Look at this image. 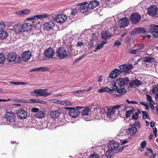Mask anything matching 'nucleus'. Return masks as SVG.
I'll use <instances>...</instances> for the list:
<instances>
[{"mask_svg":"<svg viewBox=\"0 0 158 158\" xmlns=\"http://www.w3.org/2000/svg\"><path fill=\"white\" fill-rule=\"evenodd\" d=\"M152 92L156 94H158V87H155L153 88L152 90Z\"/></svg>","mask_w":158,"mask_h":158,"instance_id":"6e6d98bb","label":"nucleus"},{"mask_svg":"<svg viewBox=\"0 0 158 158\" xmlns=\"http://www.w3.org/2000/svg\"><path fill=\"white\" fill-rule=\"evenodd\" d=\"M129 81V80L127 78H121L117 80V83L120 86H124L127 84Z\"/></svg>","mask_w":158,"mask_h":158,"instance_id":"b1692460","label":"nucleus"},{"mask_svg":"<svg viewBox=\"0 0 158 158\" xmlns=\"http://www.w3.org/2000/svg\"><path fill=\"white\" fill-rule=\"evenodd\" d=\"M148 31H146L144 28L142 27L137 28L133 31V32L134 34L146 33Z\"/></svg>","mask_w":158,"mask_h":158,"instance_id":"2f4dec72","label":"nucleus"},{"mask_svg":"<svg viewBox=\"0 0 158 158\" xmlns=\"http://www.w3.org/2000/svg\"><path fill=\"white\" fill-rule=\"evenodd\" d=\"M57 53L60 58L63 59L67 56V52L64 48L60 47L57 50Z\"/></svg>","mask_w":158,"mask_h":158,"instance_id":"4468645a","label":"nucleus"},{"mask_svg":"<svg viewBox=\"0 0 158 158\" xmlns=\"http://www.w3.org/2000/svg\"><path fill=\"white\" fill-rule=\"evenodd\" d=\"M144 47V45L143 44H139L138 48L140 51Z\"/></svg>","mask_w":158,"mask_h":158,"instance_id":"0e129e2a","label":"nucleus"},{"mask_svg":"<svg viewBox=\"0 0 158 158\" xmlns=\"http://www.w3.org/2000/svg\"><path fill=\"white\" fill-rule=\"evenodd\" d=\"M48 91V89H37L34 90L31 92V94L32 96H34L47 97L50 95L52 93V92L47 93Z\"/></svg>","mask_w":158,"mask_h":158,"instance_id":"7ed1b4c3","label":"nucleus"},{"mask_svg":"<svg viewBox=\"0 0 158 158\" xmlns=\"http://www.w3.org/2000/svg\"><path fill=\"white\" fill-rule=\"evenodd\" d=\"M15 117L14 113L12 111L7 112L6 114V118L8 122L13 127H16V123L15 122Z\"/></svg>","mask_w":158,"mask_h":158,"instance_id":"20e7f679","label":"nucleus"},{"mask_svg":"<svg viewBox=\"0 0 158 158\" xmlns=\"http://www.w3.org/2000/svg\"><path fill=\"white\" fill-rule=\"evenodd\" d=\"M103 78V77L102 76V75L100 76L98 78V80L97 81L99 82H101L102 81Z\"/></svg>","mask_w":158,"mask_h":158,"instance_id":"e2e57ef3","label":"nucleus"},{"mask_svg":"<svg viewBox=\"0 0 158 158\" xmlns=\"http://www.w3.org/2000/svg\"><path fill=\"white\" fill-rule=\"evenodd\" d=\"M37 18V15H36L35 16H32L31 17L28 19H27L31 20H34V19H36Z\"/></svg>","mask_w":158,"mask_h":158,"instance_id":"69168bd1","label":"nucleus"},{"mask_svg":"<svg viewBox=\"0 0 158 158\" xmlns=\"http://www.w3.org/2000/svg\"><path fill=\"white\" fill-rule=\"evenodd\" d=\"M146 99L150 103H153V101L151 96L148 94L146 95Z\"/></svg>","mask_w":158,"mask_h":158,"instance_id":"de8ad7c7","label":"nucleus"},{"mask_svg":"<svg viewBox=\"0 0 158 158\" xmlns=\"http://www.w3.org/2000/svg\"><path fill=\"white\" fill-rule=\"evenodd\" d=\"M67 16L64 14H60L57 15L56 18V22L59 23H63L67 19Z\"/></svg>","mask_w":158,"mask_h":158,"instance_id":"412c9836","label":"nucleus"},{"mask_svg":"<svg viewBox=\"0 0 158 158\" xmlns=\"http://www.w3.org/2000/svg\"><path fill=\"white\" fill-rule=\"evenodd\" d=\"M107 43V41L105 40L102 41L101 43L98 44L97 45V47L95 48V49H97L98 50L101 49L104 47V45L106 44Z\"/></svg>","mask_w":158,"mask_h":158,"instance_id":"ea45409f","label":"nucleus"},{"mask_svg":"<svg viewBox=\"0 0 158 158\" xmlns=\"http://www.w3.org/2000/svg\"><path fill=\"white\" fill-rule=\"evenodd\" d=\"M126 101L129 104H137L138 102L135 101H130L128 99H126Z\"/></svg>","mask_w":158,"mask_h":158,"instance_id":"bf43d9fd","label":"nucleus"},{"mask_svg":"<svg viewBox=\"0 0 158 158\" xmlns=\"http://www.w3.org/2000/svg\"><path fill=\"white\" fill-rule=\"evenodd\" d=\"M154 59L151 57H147L145 58V61L148 62H152L154 61Z\"/></svg>","mask_w":158,"mask_h":158,"instance_id":"5fc2aeb1","label":"nucleus"},{"mask_svg":"<svg viewBox=\"0 0 158 158\" xmlns=\"http://www.w3.org/2000/svg\"><path fill=\"white\" fill-rule=\"evenodd\" d=\"M139 116V114L138 112L135 113L132 115V117L133 119H136Z\"/></svg>","mask_w":158,"mask_h":158,"instance_id":"603ef678","label":"nucleus"},{"mask_svg":"<svg viewBox=\"0 0 158 158\" xmlns=\"http://www.w3.org/2000/svg\"><path fill=\"white\" fill-rule=\"evenodd\" d=\"M79 12V9L78 8V6L77 5V6L75 8H73L69 10V12L70 14L68 15V16L69 19H71Z\"/></svg>","mask_w":158,"mask_h":158,"instance_id":"f3484780","label":"nucleus"},{"mask_svg":"<svg viewBox=\"0 0 158 158\" xmlns=\"http://www.w3.org/2000/svg\"><path fill=\"white\" fill-rule=\"evenodd\" d=\"M84 44V43L83 42L79 41L77 42V47L81 48Z\"/></svg>","mask_w":158,"mask_h":158,"instance_id":"13d9d810","label":"nucleus"},{"mask_svg":"<svg viewBox=\"0 0 158 158\" xmlns=\"http://www.w3.org/2000/svg\"><path fill=\"white\" fill-rule=\"evenodd\" d=\"M122 73V71H121L120 69H115L110 73L109 77L111 79H114Z\"/></svg>","mask_w":158,"mask_h":158,"instance_id":"a211bd4d","label":"nucleus"},{"mask_svg":"<svg viewBox=\"0 0 158 158\" xmlns=\"http://www.w3.org/2000/svg\"><path fill=\"white\" fill-rule=\"evenodd\" d=\"M117 92L118 93L120 94V95L118 94H113L114 97H119L121 96V95H123L124 93L126 91V90L125 88H123V89H120L116 90Z\"/></svg>","mask_w":158,"mask_h":158,"instance_id":"c9c22d12","label":"nucleus"},{"mask_svg":"<svg viewBox=\"0 0 158 158\" xmlns=\"http://www.w3.org/2000/svg\"><path fill=\"white\" fill-rule=\"evenodd\" d=\"M119 68L121 71H122V72L128 73L132 69V66L131 64H124L120 65Z\"/></svg>","mask_w":158,"mask_h":158,"instance_id":"9d476101","label":"nucleus"},{"mask_svg":"<svg viewBox=\"0 0 158 158\" xmlns=\"http://www.w3.org/2000/svg\"><path fill=\"white\" fill-rule=\"evenodd\" d=\"M149 32L155 37H158V25H151Z\"/></svg>","mask_w":158,"mask_h":158,"instance_id":"f8f14e48","label":"nucleus"},{"mask_svg":"<svg viewBox=\"0 0 158 158\" xmlns=\"http://www.w3.org/2000/svg\"><path fill=\"white\" fill-rule=\"evenodd\" d=\"M106 155L107 158H110L112 155V150L108 149L106 152Z\"/></svg>","mask_w":158,"mask_h":158,"instance_id":"37998d69","label":"nucleus"},{"mask_svg":"<svg viewBox=\"0 0 158 158\" xmlns=\"http://www.w3.org/2000/svg\"><path fill=\"white\" fill-rule=\"evenodd\" d=\"M146 142L145 140L142 141L140 144V147L141 148L143 149L145 147L146 144Z\"/></svg>","mask_w":158,"mask_h":158,"instance_id":"3c124183","label":"nucleus"},{"mask_svg":"<svg viewBox=\"0 0 158 158\" xmlns=\"http://www.w3.org/2000/svg\"><path fill=\"white\" fill-rule=\"evenodd\" d=\"M130 11V9H128L127 10L125 11L124 12V14L125 15H129V13Z\"/></svg>","mask_w":158,"mask_h":158,"instance_id":"774afa93","label":"nucleus"},{"mask_svg":"<svg viewBox=\"0 0 158 158\" xmlns=\"http://www.w3.org/2000/svg\"><path fill=\"white\" fill-rule=\"evenodd\" d=\"M31 53L29 51H27L24 52L22 55V57L24 61H27L31 58Z\"/></svg>","mask_w":158,"mask_h":158,"instance_id":"a878e982","label":"nucleus"},{"mask_svg":"<svg viewBox=\"0 0 158 158\" xmlns=\"http://www.w3.org/2000/svg\"><path fill=\"white\" fill-rule=\"evenodd\" d=\"M136 126H139V123H134L130 128L127 130L126 133L129 136H131L135 135L137 131Z\"/></svg>","mask_w":158,"mask_h":158,"instance_id":"423d86ee","label":"nucleus"},{"mask_svg":"<svg viewBox=\"0 0 158 158\" xmlns=\"http://www.w3.org/2000/svg\"><path fill=\"white\" fill-rule=\"evenodd\" d=\"M154 135L156 137H157V129L156 128H154L153 129Z\"/></svg>","mask_w":158,"mask_h":158,"instance_id":"338daca9","label":"nucleus"},{"mask_svg":"<svg viewBox=\"0 0 158 158\" xmlns=\"http://www.w3.org/2000/svg\"><path fill=\"white\" fill-rule=\"evenodd\" d=\"M49 100L52 102L60 104L61 101L60 100H58L56 99H51Z\"/></svg>","mask_w":158,"mask_h":158,"instance_id":"8fccbe9b","label":"nucleus"},{"mask_svg":"<svg viewBox=\"0 0 158 158\" xmlns=\"http://www.w3.org/2000/svg\"><path fill=\"white\" fill-rule=\"evenodd\" d=\"M48 15L47 14H44L42 15H37V18L40 19L46 18L48 17Z\"/></svg>","mask_w":158,"mask_h":158,"instance_id":"c03bdc74","label":"nucleus"},{"mask_svg":"<svg viewBox=\"0 0 158 158\" xmlns=\"http://www.w3.org/2000/svg\"><path fill=\"white\" fill-rule=\"evenodd\" d=\"M97 39V38L95 34H93L91 36L89 37V39L87 41L88 42V46L89 48H90L93 46L94 42Z\"/></svg>","mask_w":158,"mask_h":158,"instance_id":"bb28decb","label":"nucleus"},{"mask_svg":"<svg viewBox=\"0 0 158 158\" xmlns=\"http://www.w3.org/2000/svg\"><path fill=\"white\" fill-rule=\"evenodd\" d=\"M31 111L34 113H37L39 111V109L36 107L32 108L31 109Z\"/></svg>","mask_w":158,"mask_h":158,"instance_id":"4d7b16f0","label":"nucleus"},{"mask_svg":"<svg viewBox=\"0 0 158 158\" xmlns=\"http://www.w3.org/2000/svg\"><path fill=\"white\" fill-rule=\"evenodd\" d=\"M7 36V33L5 31H0V40H3L6 38Z\"/></svg>","mask_w":158,"mask_h":158,"instance_id":"58836bf2","label":"nucleus"},{"mask_svg":"<svg viewBox=\"0 0 158 158\" xmlns=\"http://www.w3.org/2000/svg\"><path fill=\"white\" fill-rule=\"evenodd\" d=\"M112 90H110V89L109 88L107 87H102L101 89H99L98 92L100 93H102L104 92H107L109 94H111Z\"/></svg>","mask_w":158,"mask_h":158,"instance_id":"e433bc0d","label":"nucleus"},{"mask_svg":"<svg viewBox=\"0 0 158 158\" xmlns=\"http://www.w3.org/2000/svg\"><path fill=\"white\" fill-rule=\"evenodd\" d=\"M44 54L47 58H51L54 55V50L52 48H48L45 50Z\"/></svg>","mask_w":158,"mask_h":158,"instance_id":"5701e85b","label":"nucleus"},{"mask_svg":"<svg viewBox=\"0 0 158 158\" xmlns=\"http://www.w3.org/2000/svg\"><path fill=\"white\" fill-rule=\"evenodd\" d=\"M35 71H38L41 70V71H47L48 70V69L44 67H41L38 68H36L34 69Z\"/></svg>","mask_w":158,"mask_h":158,"instance_id":"79ce46f5","label":"nucleus"},{"mask_svg":"<svg viewBox=\"0 0 158 158\" xmlns=\"http://www.w3.org/2000/svg\"><path fill=\"white\" fill-rule=\"evenodd\" d=\"M17 115L18 118L20 119H25L27 116V112L22 109H19L17 111Z\"/></svg>","mask_w":158,"mask_h":158,"instance_id":"dca6fc26","label":"nucleus"},{"mask_svg":"<svg viewBox=\"0 0 158 158\" xmlns=\"http://www.w3.org/2000/svg\"><path fill=\"white\" fill-rule=\"evenodd\" d=\"M124 131V130H121L118 133L117 136H123L124 134H123Z\"/></svg>","mask_w":158,"mask_h":158,"instance_id":"052dcab7","label":"nucleus"},{"mask_svg":"<svg viewBox=\"0 0 158 158\" xmlns=\"http://www.w3.org/2000/svg\"><path fill=\"white\" fill-rule=\"evenodd\" d=\"M121 45V43L119 40L115 41L114 42V47H118Z\"/></svg>","mask_w":158,"mask_h":158,"instance_id":"864d4df0","label":"nucleus"},{"mask_svg":"<svg viewBox=\"0 0 158 158\" xmlns=\"http://www.w3.org/2000/svg\"><path fill=\"white\" fill-rule=\"evenodd\" d=\"M87 4V2H85L77 4L79 12L81 13H85L90 11Z\"/></svg>","mask_w":158,"mask_h":158,"instance_id":"39448f33","label":"nucleus"},{"mask_svg":"<svg viewBox=\"0 0 158 158\" xmlns=\"http://www.w3.org/2000/svg\"><path fill=\"white\" fill-rule=\"evenodd\" d=\"M5 57L4 54L2 53H0V64L3 62L5 60Z\"/></svg>","mask_w":158,"mask_h":158,"instance_id":"49530a36","label":"nucleus"},{"mask_svg":"<svg viewBox=\"0 0 158 158\" xmlns=\"http://www.w3.org/2000/svg\"><path fill=\"white\" fill-rule=\"evenodd\" d=\"M20 58V57L15 52H10L7 56V60L10 62H16L19 60Z\"/></svg>","mask_w":158,"mask_h":158,"instance_id":"0eeeda50","label":"nucleus"},{"mask_svg":"<svg viewBox=\"0 0 158 158\" xmlns=\"http://www.w3.org/2000/svg\"><path fill=\"white\" fill-rule=\"evenodd\" d=\"M34 21L30 23H25L23 24H17L14 26L13 30L18 34L22 33L23 32H27L30 31L35 25Z\"/></svg>","mask_w":158,"mask_h":158,"instance_id":"f03ea898","label":"nucleus"},{"mask_svg":"<svg viewBox=\"0 0 158 158\" xmlns=\"http://www.w3.org/2000/svg\"><path fill=\"white\" fill-rule=\"evenodd\" d=\"M129 23L128 19L126 17L121 19L118 22L119 25L121 27H125L128 25Z\"/></svg>","mask_w":158,"mask_h":158,"instance_id":"6ab92c4d","label":"nucleus"},{"mask_svg":"<svg viewBox=\"0 0 158 158\" xmlns=\"http://www.w3.org/2000/svg\"><path fill=\"white\" fill-rule=\"evenodd\" d=\"M60 114V112L58 110H55L52 111L50 115L52 118L55 119L59 117Z\"/></svg>","mask_w":158,"mask_h":158,"instance_id":"f704fd0d","label":"nucleus"},{"mask_svg":"<svg viewBox=\"0 0 158 158\" xmlns=\"http://www.w3.org/2000/svg\"><path fill=\"white\" fill-rule=\"evenodd\" d=\"M54 27V24L51 21L45 22L43 25L44 29L47 30H51L53 29Z\"/></svg>","mask_w":158,"mask_h":158,"instance_id":"4be33fe9","label":"nucleus"},{"mask_svg":"<svg viewBox=\"0 0 158 158\" xmlns=\"http://www.w3.org/2000/svg\"><path fill=\"white\" fill-rule=\"evenodd\" d=\"M57 123L58 126L57 125L56 126V125L53 123L51 124L49 123L47 125L48 126H50V127H49V128L50 129H53L55 128L56 127L62 126L64 125L65 123V118H59L58 120Z\"/></svg>","mask_w":158,"mask_h":158,"instance_id":"1a4fd4ad","label":"nucleus"},{"mask_svg":"<svg viewBox=\"0 0 158 158\" xmlns=\"http://www.w3.org/2000/svg\"><path fill=\"white\" fill-rule=\"evenodd\" d=\"M99 3L97 1L94 0L90 2L88 4L90 10H92L94 8L96 7L98 5Z\"/></svg>","mask_w":158,"mask_h":158,"instance_id":"c85d7f7f","label":"nucleus"},{"mask_svg":"<svg viewBox=\"0 0 158 158\" xmlns=\"http://www.w3.org/2000/svg\"><path fill=\"white\" fill-rule=\"evenodd\" d=\"M89 110L88 107L84 108L81 112V115L86 121H89L90 119V116L89 115Z\"/></svg>","mask_w":158,"mask_h":158,"instance_id":"9b49d317","label":"nucleus"},{"mask_svg":"<svg viewBox=\"0 0 158 158\" xmlns=\"http://www.w3.org/2000/svg\"><path fill=\"white\" fill-rule=\"evenodd\" d=\"M69 114L71 117L73 118H76L79 115L80 112L77 109L73 108H69Z\"/></svg>","mask_w":158,"mask_h":158,"instance_id":"2eb2a0df","label":"nucleus"},{"mask_svg":"<svg viewBox=\"0 0 158 158\" xmlns=\"http://www.w3.org/2000/svg\"><path fill=\"white\" fill-rule=\"evenodd\" d=\"M134 113V110L132 109L130 110L127 111L126 113V115L127 118H128L129 116L133 114Z\"/></svg>","mask_w":158,"mask_h":158,"instance_id":"a18cd8bd","label":"nucleus"},{"mask_svg":"<svg viewBox=\"0 0 158 158\" xmlns=\"http://www.w3.org/2000/svg\"><path fill=\"white\" fill-rule=\"evenodd\" d=\"M60 104L64 106H71L72 105V103L69 101H61Z\"/></svg>","mask_w":158,"mask_h":158,"instance_id":"a19ab883","label":"nucleus"},{"mask_svg":"<svg viewBox=\"0 0 158 158\" xmlns=\"http://www.w3.org/2000/svg\"><path fill=\"white\" fill-rule=\"evenodd\" d=\"M89 158H100L97 154H93L90 156Z\"/></svg>","mask_w":158,"mask_h":158,"instance_id":"680f3d73","label":"nucleus"},{"mask_svg":"<svg viewBox=\"0 0 158 158\" xmlns=\"http://www.w3.org/2000/svg\"><path fill=\"white\" fill-rule=\"evenodd\" d=\"M143 118V119H145L149 117V115L148 113L146 111H142Z\"/></svg>","mask_w":158,"mask_h":158,"instance_id":"09e8293b","label":"nucleus"},{"mask_svg":"<svg viewBox=\"0 0 158 158\" xmlns=\"http://www.w3.org/2000/svg\"><path fill=\"white\" fill-rule=\"evenodd\" d=\"M141 17L140 15L137 13H135L131 15L130 20L133 23H138L140 20Z\"/></svg>","mask_w":158,"mask_h":158,"instance_id":"ddd939ff","label":"nucleus"},{"mask_svg":"<svg viewBox=\"0 0 158 158\" xmlns=\"http://www.w3.org/2000/svg\"><path fill=\"white\" fill-rule=\"evenodd\" d=\"M116 81H113L109 84V86L111 89H110V90H112L111 91V92H110L111 94L113 93L114 91H116L118 89V87L116 85Z\"/></svg>","mask_w":158,"mask_h":158,"instance_id":"473e14b6","label":"nucleus"},{"mask_svg":"<svg viewBox=\"0 0 158 158\" xmlns=\"http://www.w3.org/2000/svg\"><path fill=\"white\" fill-rule=\"evenodd\" d=\"M157 7L155 5H152L149 7L148 10V14L152 16L155 15L157 14Z\"/></svg>","mask_w":158,"mask_h":158,"instance_id":"aec40b11","label":"nucleus"},{"mask_svg":"<svg viewBox=\"0 0 158 158\" xmlns=\"http://www.w3.org/2000/svg\"><path fill=\"white\" fill-rule=\"evenodd\" d=\"M30 10L27 9H24L15 12V14L16 15H22L28 13H29Z\"/></svg>","mask_w":158,"mask_h":158,"instance_id":"72a5a7b5","label":"nucleus"},{"mask_svg":"<svg viewBox=\"0 0 158 158\" xmlns=\"http://www.w3.org/2000/svg\"><path fill=\"white\" fill-rule=\"evenodd\" d=\"M108 148L109 150H115L118 147V143L117 142L111 140L110 141Z\"/></svg>","mask_w":158,"mask_h":158,"instance_id":"393cba45","label":"nucleus"},{"mask_svg":"<svg viewBox=\"0 0 158 158\" xmlns=\"http://www.w3.org/2000/svg\"><path fill=\"white\" fill-rule=\"evenodd\" d=\"M106 107L99 108L96 106V108H95L94 110V113L96 115V118L97 119H100L101 117V114H104L105 111L106 110Z\"/></svg>","mask_w":158,"mask_h":158,"instance_id":"6e6552de","label":"nucleus"},{"mask_svg":"<svg viewBox=\"0 0 158 158\" xmlns=\"http://www.w3.org/2000/svg\"><path fill=\"white\" fill-rule=\"evenodd\" d=\"M45 113L44 111H40L35 114V117L38 118H42L45 117Z\"/></svg>","mask_w":158,"mask_h":158,"instance_id":"4c0bfd02","label":"nucleus"},{"mask_svg":"<svg viewBox=\"0 0 158 158\" xmlns=\"http://www.w3.org/2000/svg\"><path fill=\"white\" fill-rule=\"evenodd\" d=\"M106 110L105 113L106 114L107 120L110 121H114L116 119L117 115L120 110H125L126 107L123 104H121L110 108L106 107Z\"/></svg>","mask_w":158,"mask_h":158,"instance_id":"f257e3e1","label":"nucleus"},{"mask_svg":"<svg viewBox=\"0 0 158 158\" xmlns=\"http://www.w3.org/2000/svg\"><path fill=\"white\" fill-rule=\"evenodd\" d=\"M39 103L42 104H47V102L42 100L39 99H30L28 100V103Z\"/></svg>","mask_w":158,"mask_h":158,"instance_id":"cd10ccee","label":"nucleus"},{"mask_svg":"<svg viewBox=\"0 0 158 158\" xmlns=\"http://www.w3.org/2000/svg\"><path fill=\"white\" fill-rule=\"evenodd\" d=\"M101 36L102 38L104 40L109 39L111 36V33L107 31H102Z\"/></svg>","mask_w":158,"mask_h":158,"instance_id":"7c9ffc66","label":"nucleus"},{"mask_svg":"<svg viewBox=\"0 0 158 158\" xmlns=\"http://www.w3.org/2000/svg\"><path fill=\"white\" fill-rule=\"evenodd\" d=\"M130 87L135 88L142 85L141 82L138 80L131 81L129 83Z\"/></svg>","mask_w":158,"mask_h":158,"instance_id":"c756f323","label":"nucleus"}]
</instances>
